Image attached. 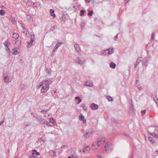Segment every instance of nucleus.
Listing matches in <instances>:
<instances>
[{
    "label": "nucleus",
    "instance_id": "obj_1",
    "mask_svg": "<svg viewBox=\"0 0 158 158\" xmlns=\"http://www.w3.org/2000/svg\"><path fill=\"white\" fill-rule=\"evenodd\" d=\"M46 81V83L42 86L40 92L41 93H45L49 89V85L52 82V78H49L45 80Z\"/></svg>",
    "mask_w": 158,
    "mask_h": 158
},
{
    "label": "nucleus",
    "instance_id": "obj_2",
    "mask_svg": "<svg viewBox=\"0 0 158 158\" xmlns=\"http://www.w3.org/2000/svg\"><path fill=\"white\" fill-rule=\"evenodd\" d=\"M93 132V130L91 128L87 129L84 134V137L86 139H89L92 135Z\"/></svg>",
    "mask_w": 158,
    "mask_h": 158
},
{
    "label": "nucleus",
    "instance_id": "obj_3",
    "mask_svg": "<svg viewBox=\"0 0 158 158\" xmlns=\"http://www.w3.org/2000/svg\"><path fill=\"white\" fill-rule=\"evenodd\" d=\"M113 148L112 145L110 143H107L105 146V150L106 152L109 153L112 151Z\"/></svg>",
    "mask_w": 158,
    "mask_h": 158
},
{
    "label": "nucleus",
    "instance_id": "obj_4",
    "mask_svg": "<svg viewBox=\"0 0 158 158\" xmlns=\"http://www.w3.org/2000/svg\"><path fill=\"white\" fill-rule=\"evenodd\" d=\"M12 77L11 76H8L4 75V81L6 83H9L11 82L12 80Z\"/></svg>",
    "mask_w": 158,
    "mask_h": 158
},
{
    "label": "nucleus",
    "instance_id": "obj_5",
    "mask_svg": "<svg viewBox=\"0 0 158 158\" xmlns=\"http://www.w3.org/2000/svg\"><path fill=\"white\" fill-rule=\"evenodd\" d=\"M75 61L77 64L80 65H82L85 62V61L82 59V58L79 57H77L75 60Z\"/></svg>",
    "mask_w": 158,
    "mask_h": 158
},
{
    "label": "nucleus",
    "instance_id": "obj_6",
    "mask_svg": "<svg viewBox=\"0 0 158 158\" xmlns=\"http://www.w3.org/2000/svg\"><path fill=\"white\" fill-rule=\"evenodd\" d=\"M155 130V127H152L150 128L148 132L151 134L153 136L156 137V138H158V135L156 133H152V131Z\"/></svg>",
    "mask_w": 158,
    "mask_h": 158
},
{
    "label": "nucleus",
    "instance_id": "obj_7",
    "mask_svg": "<svg viewBox=\"0 0 158 158\" xmlns=\"http://www.w3.org/2000/svg\"><path fill=\"white\" fill-rule=\"evenodd\" d=\"M34 117L40 122H43L44 120V119L41 116L38 115H35Z\"/></svg>",
    "mask_w": 158,
    "mask_h": 158
},
{
    "label": "nucleus",
    "instance_id": "obj_8",
    "mask_svg": "<svg viewBox=\"0 0 158 158\" xmlns=\"http://www.w3.org/2000/svg\"><path fill=\"white\" fill-rule=\"evenodd\" d=\"M114 52L113 48L108 49L104 51L106 54H107L108 55L112 54Z\"/></svg>",
    "mask_w": 158,
    "mask_h": 158
},
{
    "label": "nucleus",
    "instance_id": "obj_9",
    "mask_svg": "<svg viewBox=\"0 0 158 158\" xmlns=\"http://www.w3.org/2000/svg\"><path fill=\"white\" fill-rule=\"evenodd\" d=\"M91 107L93 110H96L98 108V106L97 105L95 104L94 103L91 104Z\"/></svg>",
    "mask_w": 158,
    "mask_h": 158
},
{
    "label": "nucleus",
    "instance_id": "obj_10",
    "mask_svg": "<svg viewBox=\"0 0 158 158\" xmlns=\"http://www.w3.org/2000/svg\"><path fill=\"white\" fill-rule=\"evenodd\" d=\"M74 47L76 49V50L78 52H80L81 51L80 47L78 44H75L74 45Z\"/></svg>",
    "mask_w": 158,
    "mask_h": 158
},
{
    "label": "nucleus",
    "instance_id": "obj_11",
    "mask_svg": "<svg viewBox=\"0 0 158 158\" xmlns=\"http://www.w3.org/2000/svg\"><path fill=\"white\" fill-rule=\"evenodd\" d=\"M84 85L89 87H91L93 86V83L92 82H90L89 81H87L84 83Z\"/></svg>",
    "mask_w": 158,
    "mask_h": 158
},
{
    "label": "nucleus",
    "instance_id": "obj_12",
    "mask_svg": "<svg viewBox=\"0 0 158 158\" xmlns=\"http://www.w3.org/2000/svg\"><path fill=\"white\" fill-rule=\"evenodd\" d=\"M46 83V81H45V80H43L37 86V87L39 88L42 86L44 85Z\"/></svg>",
    "mask_w": 158,
    "mask_h": 158
},
{
    "label": "nucleus",
    "instance_id": "obj_13",
    "mask_svg": "<svg viewBox=\"0 0 158 158\" xmlns=\"http://www.w3.org/2000/svg\"><path fill=\"white\" fill-rule=\"evenodd\" d=\"M141 60L140 59V58H138L137 59L136 62L135 64L134 68H135L136 66L139 64V63L141 62Z\"/></svg>",
    "mask_w": 158,
    "mask_h": 158
},
{
    "label": "nucleus",
    "instance_id": "obj_14",
    "mask_svg": "<svg viewBox=\"0 0 158 158\" xmlns=\"http://www.w3.org/2000/svg\"><path fill=\"white\" fill-rule=\"evenodd\" d=\"M90 150V147L88 146H86L84 149H83L82 151L83 152H85L86 151H88Z\"/></svg>",
    "mask_w": 158,
    "mask_h": 158
},
{
    "label": "nucleus",
    "instance_id": "obj_15",
    "mask_svg": "<svg viewBox=\"0 0 158 158\" xmlns=\"http://www.w3.org/2000/svg\"><path fill=\"white\" fill-rule=\"evenodd\" d=\"M91 148L92 149L94 150H96L98 148V146H97V145L96 144V143H93Z\"/></svg>",
    "mask_w": 158,
    "mask_h": 158
},
{
    "label": "nucleus",
    "instance_id": "obj_16",
    "mask_svg": "<svg viewBox=\"0 0 158 158\" xmlns=\"http://www.w3.org/2000/svg\"><path fill=\"white\" fill-rule=\"evenodd\" d=\"M72 158H77L78 156L77 155L76 153L73 152L71 154Z\"/></svg>",
    "mask_w": 158,
    "mask_h": 158
},
{
    "label": "nucleus",
    "instance_id": "obj_17",
    "mask_svg": "<svg viewBox=\"0 0 158 158\" xmlns=\"http://www.w3.org/2000/svg\"><path fill=\"white\" fill-rule=\"evenodd\" d=\"M19 37V35L17 33H14L13 34L12 37L14 38L17 39Z\"/></svg>",
    "mask_w": 158,
    "mask_h": 158
},
{
    "label": "nucleus",
    "instance_id": "obj_18",
    "mask_svg": "<svg viewBox=\"0 0 158 158\" xmlns=\"http://www.w3.org/2000/svg\"><path fill=\"white\" fill-rule=\"evenodd\" d=\"M25 85L23 84H20V86H19V89L20 90H23L25 89Z\"/></svg>",
    "mask_w": 158,
    "mask_h": 158
},
{
    "label": "nucleus",
    "instance_id": "obj_19",
    "mask_svg": "<svg viewBox=\"0 0 158 158\" xmlns=\"http://www.w3.org/2000/svg\"><path fill=\"white\" fill-rule=\"evenodd\" d=\"M110 67L113 69H114L116 66V64L113 62H110Z\"/></svg>",
    "mask_w": 158,
    "mask_h": 158
},
{
    "label": "nucleus",
    "instance_id": "obj_20",
    "mask_svg": "<svg viewBox=\"0 0 158 158\" xmlns=\"http://www.w3.org/2000/svg\"><path fill=\"white\" fill-rule=\"evenodd\" d=\"M50 13L51 15L54 17L56 16V15L54 13V10L53 9H51L50 10Z\"/></svg>",
    "mask_w": 158,
    "mask_h": 158
},
{
    "label": "nucleus",
    "instance_id": "obj_21",
    "mask_svg": "<svg viewBox=\"0 0 158 158\" xmlns=\"http://www.w3.org/2000/svg\"><path fill=\"white\" fill-rule=\"evenodd\" d=\"M21 41L20 40H18L15 42V44L19 46L20 45H21Z\"/></svg>",
    "mask_w": 158,
    "mask_h": 158
},
{
    "label": "nucleus",
    "instance_id": "obj_22",
    "mask_svg": "<svg viewBox=\"0 0 158 158\" xmlns=\"http://www.w3.org/2000/svg\"><path fill=\"white\" fill-rule=\"evenodd\" d=\"M148 140L151 143H153L154 142H155V140H154V139L152 138V137H149Z\"/></svg>",
    "mask_w": 158,
    "mask_h": 158
},
{
    "label": "nucleus",
    "instance_id": "obj_23",
    "mask_svg": "<svg viewBox=\"0 0 158 158\" xmlns=\"http://www.w3.org/2000/svg\"><path fill=\"white\" fill-rule=\"evenodd\" d=\"M12 54L14 55H16L18 54L19 52L18 51L15 49H14L12 50Z\"/></svg>",
    "mask_w": 158,
    "mask_h": 158
},
{
    "label": "nucleus",
    "instance_id": "obj_24",
    "mask_svg": "<svg viewBox=\"0 0 158 158\" xmlns=\"http://www.w3.org/2000/svg\"><path fill=\"white\" fill-rule=\"evenodd\" d=\"M50 122L52 123H55L56 122L53 118H51L50 119Z\"/></svg>",
    "mask_w": 158,
    "mask_h": 158
},
{
    "label": "nucleus",
    "instance_id": "obj_25",
    "mask_svg": "<svg viewBox=\"0 0 158 158\" xmlns=\"http://www.w3.org/2000/svg\"><path fill=\"white\" fill-rule=\"evenodd\" d=\"M106 98L109 101H111L112 100V98L111 96H107L106 97Z\"/></svg>",
    "mask_w": 158,
    "mask_h": 158
},
{
    "label": "nucleus",
    "instance_id": "obj_26",
    "mask_svg": "<svg viewBox=\"0 0 158 158\" xmlns=\"http://www.w3.org/2000/svg\"><path fill=\"white\" fill-rule=\"evenodd\" d=\"M48 110H49L47 109H43L41 110L40 112L43 114H44L48 112Z\"/></svg>",
    "mask_w": 158,
    "mask_h": 158
},
{
    "label": "nucleus",
    "instance_id": "obj_27",
    "mask_svg": "<svg viewBox=\"0 0 158 158\" xmlns=\"http://www.w3.org/2000/svg\"><path fill=\"white\" fill-rule=\"evenodd\" d=\"M5 14V12L4 10H0V15H1L3 16Z\"/></svg>",
    "mask_w": 158,
    "mask_h": 158
},
{
    "label": "nucleus",
    "instance_id": "obj_28",
    "mask_svg": "<svg viewBox=\"0 0 158 158\" xmlns=\"http://www.w3.org/2000/svg\"><path fill=\"white\" fill-rule=\"evenodd\" d=\"M43 122V124H45L46 126H51L50 124L48 122H47L45 119Z\"/></svg>",
    "mask_w": 158,
    "mask_h": 158
},
{
    "label": "nucleus",
    "instance_id": "obj_29",
    "mask_svg": "<svg viewBox=\"0 0 158 158\" xmlns=\"http://www.w3.org/2000/svg\"><path fill=\"white\" fill-rule=\"evenodd\" d=\"M81 107L85 110H86L87 109V107L85 106V104H82L81 105Z\"/></svg>",
    "mask_w": 158,
    "mask_h": 158
},
{
    "label": "nucleus",
    "instance_id": "obj_30",
    "mask_svg": "<svg viewBox=\"0 0 158 158\" xmlns=\"http://www.w3.org/2000/svg\"><path fill=\"white\" fill-rule=\"evenodd\" d=\"M63 44V42H58L56 44L55 46H56V47H57V48H58L60 46V45L61 44Z\"/></svg>",
    "mask_w": 158,
    "mask_h": 158
},
{
    "label": "nucleus",
    "instance_id": "obj_31",
    "mask_svg": "<svg viewBox=\"0 0 158 158\" xmlns=\"http://www.w3.org/2000/svg\"><path fill=\"white\" fill-rule=\"evenodd\" d=\"M35 35L33 34H31V43H32L33 41V40L34 39Z\"/></svg>",
    "mask_w": 158,
    "mask_h": 158
},
{
    "label": "nucleus",
    "instance_id": "obj_32",
    "mask_svg": "<svg viewBox=\"0 0 158 158\" xmlns=\"http://www.w3.org/2000/svg\"><path fill=\"white\" fill-rule=\"evenodd\" d=\"M84 118V116L82 114H81L79 115V119L80 120H82Z\"/></svg>",
    "mask_w": 158,
    "mask_h": 158
},
{
    "label": "nucleus",
    "instance_id": "obj_33",
    "mask_svg": "<svg viewBox=\"0 0 158 158\" xmlns=\"http://www.w3.org/2000/svg\"><path fill=\"white\" fill-rule=\"evenodd\" d=\"M89 12L88 13V16H92L93 14V12L92 10L90 11V10H89Z\"/></svg>",
    "mask_w": 158,
    "mask_h": 158
},
{
    "label": "nucleus",
    "instance_id": "obj_34",
    "mask_svg": "<svg viewBox=\"0 0 158 158\" xmlns=\"http://www.w3.org/2000/svg\"><path fill=\"white\" fill-rule=\"evenodd\" d=\"M85 12V11L84 10H81L80 12L81 13V14H80L81 16H83L84 15V12Z\"/></svg>",
    "mask_w": 158,
    "mask_h": 158
},
{
    "label": "nucleus",
    "instance_id": "obj_35",
    "mask_svg": "<svg viewBox=\"0 0 158 158\" xmlns=\"http://www.w3.org/2000/svg\"><path fill=\"white\" fill-rule=\"evenodd\" d=\"M100 143H103L105 142V139L102 138V139L99 140Z\"/></svg>",
    "mask_w": 158,
    "mask_h": 158
},
{
    "label": "nucleus",
    "instance_id": "obj_36",
    "mask_svg": "<svg viewBox=\"0 0 158 158\" xmlns=\"http://www.w3.org/2000/svg\"><path fill=\"white\" fill-rule=\"evenodd\" d=\"M8 40H6L4 44V45L5 46H7L8 45Z\"/></svg>",
    "mask_w": 158,
    "mask_h": 158
},
{
    "label": "nucleus",
    "instance_id": "obj_37",
    "mask_svg": "<svg viewBox=\"0 0 158 158\" xmlns=\"http://www.w3.org/2000/svg\"><path fill=\"white\" fill-rule=\"evenodd\" d=\"M32 43H31V42L30 43L28 42L27 47L28 48L30 47L32 44Z\"/></svg>",
    "mask_w": 158,
    "mask_h": 158
},
{
    "label": "nucleus",
    "instance_id": "obj_38",
    "mask_svg": "<svg viewBox=\"0 0 158 158\" xmlns=\"http://www.w3.org/2000/svg\"><path fill=\"white\" fill-rule=\"evenodd\" d=\"M100 141L99 140V139H98V142L97 143V146H98V148L100 145Z\"/></svg>",
    "mask_w": 158,
    "mask_h": 158
},
{
    "label": "nucleus",
    "instance_id": "obj_39",
    "mask_svg": "<svg viewBox=\"0 0 158 158\" xmlns=\"http://www.w3.org/2000/svg\"><path fill=\"white\" fill-rule=\"evenodd\" d=\"M23 32L24 34H25L27 35V32H28V31H27V30H24L23 31H22Z\"/></svg>",
    "mask_w": 158,
    "mask_h": 158
},
{
    "label": "nucleus",
    "instance_id": "obj_40",
    "mask_svg": "<svg viewBox=\"0 0 158 158\" xmlns=\"http://www.w3.org/2000/svg\"><path fill=\"white\" fill-rule=\"evenodd\" d=\"M146 112V110H144L143 111H141V112L142 114V116L143 115H144V114Z\"/></svg>",
    "mask_w": 158,
    "mask_h": 158
},
{
    "label": "nucleus",
    "instance_id": "obj_41",
    "mask_svg": "<svg viewBox=\"0 0 158 158\" xmlns=\"http://www.w3.org/2000/svg\"><path fill=\"white\" fill-rule=\"evenodd\" d=\"M154 33H153L151 35V40H152V39L154 38Z\"/></svg>",
    "mask_w": 158,
    "mask_h": 158
},
{
    "label": "nucleus",
    "instance_id": "obj_42",
    "mask_svg": "<svg viewBox=\"0 0 158 158\" xmlns=\"http://www.w3.org/2000/svg\"><path fill=\"white\" fill-rule=\"evenodd\" d=\"M142 64L143 66H147V63H146L145 61H143Z\"/></svg>",
    "mask_w": 158,
    "mask_h": 158
},
{
    "label": "nucleus",
    "instance_id": "obj_43",
    "mask_svg": "<svg viewBox=\"0 0 158 158\" xmlns=\"http://www.w3.org/2000/svg\"><path fill=\"white\" fill-rule=\"evenodd\" d=\"M5 46L6 47V49L7 51H10V49L9 48V47H8V45H7V46Z\"/></svg>",
    "mask_w": 158,
    "mask_h": 158
},
{
    "label": "nucleus",
    "instance_id": "obj_44",
    "mask_svg": "<svg viewBox=\"0 0 158 158\" xmlns=\"http://www.w3.org/2000/svg\"><path fill=\"white\" fill-rule=\"evenodd\" d=\"M97 157L98 158H103V157L101 156V155H98L97 156Z\"/></svg>",
    "mask_w": 158,
    "mask_h": 158
},
{
    "label": "nucleus",
    "instance_id": "obj_45",
    "mask_svg": "<svg viewBox=\"0 0 158 158\" xmlns=\"http://www.w3.org/2000/svg\"><path fill=\"white\" fill-rule=\"evenodd\" d=\"M144 61H145L146 63H147L148 61V59L147 58H145V60H143Z\"/></svg>",
    "mask_w": 158,
    "mask_h": 158
},
{
    "label": "nucleus",
    "instance_id": "obj_46",
    "mask_svg": "<svg viewBox=\"0 0 158 158\" xmlns=\"http://www.w3.org/2000/svg\"><path fill=\"white\" fill-rule=\"evenodd\" d=\"M37 2L34 3L33 4V6L36 7V5H37Z\"/></svg>",
    "mask_w": 158,
    "mask_h": 158
},
{
    "label": "nucleus",
    "instance_id": "obj_47",
    "mask_svg": "<svg viewBox=\"0 0 158 158\" xmlns=\"http://www.w3.org/2000/svg\"><path fill=\"white\" fill-rule=\"evenodd\" d=\"M58 48H57V47H56V46H55L54 48H53V52H54L56 50H57Z\"/></svg>",
    "mask_w": 158,
    "mask_h": 158
},
{
    "label": "nucleus",
    "instance_id": "obj_48",
    "mask_svg": "<svg viewBox=\"0 0 158 158\" xmlns=\"http://www.w3.org/2000/svg\"><path fill=\"white\" fill-rule=\"evenodd\" d=\"M118 34H117L114 37V39L115 40H116L115 39L118 37Z\"/></svg>",
    "mask_w": 158,
    "mask_h": 158
},
{
    "label": "nucleus",
    "instance_id": "obj_49",
    "mask_svg": "<svg viewBox=\"0 0 158 158\" xmlns=\"http://www.w3.org/2000/svg\"><path fill=\"white\" fill-rule=\"evenodd\" d=\"M83 121V123H85L86 122V120L85 119V118L82 120Z\"/></svg>",
    "mask_w": 158,
    "mask_h": 158
},
{
    "label": "nucleus",
    "instance_id": "obj_50",
    "mask_svg": "<svg viewBox=\"0 0 158 158\" xmlns=\"http://www.w3.org/2000/svg\"><path fill=\"white\" fill-rule=\"evenodd\" d=\"M75 98L76 99H80V98L79 97H76Z\"/></svg>",
    "mask_w": 158,
    "mask_h": 158
},
{
    "label": "nucleus",
    "instance_id": "obj_51",
    "mask_svg": "<svg viewBox=\"0 0 158 158\" xmlns=\"http://www.w3.org/2000/svg\"><path fill=\"white\" fill-rule=\"evenodd\" d=\"M81 99H79L78 101V102H77V104H79L81 102Z\"/></svg>",
    "mask_w": 158,
    "mask_h": 158
},
{
    "label": "nucleus",
    "instance_id": "obj_52",
    "mask_svg": "<svg viewBox=\"0 0 158 158\" xmlns=\"http://www.w3.org/2000/svg\"><path fill=\"white\" fill-rule=\"evenodd\" d=\"M81 27H83L84 26V23H81Z\"/></svg>",
    "mask_w": 158,
    "mask_h": 158
},
{
    "label": "nucleus",
    "instance_id": "obj_53",
    "mask_svg": "<svg viewBox=\"0 0 158 158\" xmlns=\"http://www.w3.org/2000/svg\"><path fill=\"white\" fill-rule=\"evenodd\" d=\"M46 70L47 71V73H48V74L50 73L49 70L48 69H46Z\"/></svg>",
    "mask_w": 158,
    "mask_h": 158
},
{
    "label": "nucleus",
    "instance_id": "obj_54",
    "mask_svg": "<svg viewBox=\"0 0 158 158\" xmlns=\"http://www.w3.org/2000/svg\"><path fill=\"white\" fill-rule=\"evenodd\" d=\"M4 123V121H2L0 123V125H2V124H3V123Z\"/></svg>",
    "mask_w": 158,
    "mask_h": 158
},
{
    "label": "nucleus",
    "instance_id": "obj_55",
    "mask_svg": "<svg viewBox=\"0 0 158 158\" xmlns=\"http://www.w3.org/2000/svg\"><path fill=\"white\" fill-rule=\"evenodd\" d=\"M32 152H37L36 151V150H35V149H33L32 150Z\"/></svg>",
    "mask_w": 158,
    "mask_h": 158
},
{
    "label": "nucleus",
    "instance_id": "obj_56",
    "mask_svg": "<svg viewBox=\"0 0 158 158\" xmlns=\"http://www.w3.org/2000/svg\"><path fill=\"white\" fill-rule=\"evenodd\" d=\"M35 154L37 155H40V153L39 152H36Z\"/></svg>",
    "mask_w": 158,
    "mask_h": 158
},
{
    "label": "nucleus",
    "instance_id": "obj_57",
    "mask_svg": "<svg viewBox=\"0 0 158 158\" xmlns=\"http://www.w3.org/2000/svg\"><path fill=\"white\" fill-rule=\"evenodd\" d=\"M23 30H27L26 28L24 26H23Z\"/></svg>",
    "mask_w": 158,
    "mask_h": 158
},
{
    "label": "nucleus",
    "instance_id": "obj_58",
    "mask_svg": "<svg viewBox=\"0 0 158 158\" xmlns=\"http://www.w3.org/2000/svg\"><path fill=\"white\" fill-rule=\"evenodd\" d=\"M85 1L87 2H90V0H85Z\"/></svg>",
    "mask_w": 158,
    "mask_h": 158
},
{
    "label": "nucleus",
    "instance_id": "obj_59",
    "mask_svg": "<svg viewBox=\"0 0 158 158\" xmlns=\"http://www.w3.org/2000/svg\"><path fill=\"white\" fill-rule=\"evenodd\" d=\"M0 7L1 8H4V6H1Z\"/></svg>",
    "mask_w": 158,
    "mask_h": 158
},
{
    "label": "nucleus",
    "instance_id": "obj_60",
    "mask_svg": "<svg viewBox=\"0 0 158 158\" xmlns=\"http://www.w3.org/2000/svg\"><path fill=\"white\" fill-rule=\"evenodd\" d=\"M35 154L33 152L32 153V155H33Z\"/></svg>",
    "mask_w": 158,
    "mask_h": 158
},
{
    "label": "nucleus",
    "instance_id": "obj_61",
    "mask_svg": "<svg viewBox=\"0 0 158 158\" xmlns=\"http://www.w3.org/2000/svg\"><path fill=\"white\" fill-rule=\"evenodd\" d=\"M15 21V20H12V23H13Z\"/></svg>",
    "mask_w": 158,
    "mask_h": 158
},
{
    "label": "nucleus",
    "instance_id": "obj_62",
    "mask_svg": "<svg viewBox=\"0 0 158 158\" xmlns=\"http://www.w3.org/2000/svg\"><path fill=\"white\" fill-rule=\"evenodd\" d=\"M54 93H56V90H55L54 91Z\"/></svg>",
    "mask_w": 158,
    "mask_h": 158
},
{
    "label": "nucleus",
    "instance_id": "obj_63",
    "mask_svg": "<svg viewBox=\"0 0 158 158\" xmlns=\"http://www.w3.org/2000/svg\"><path fill=\"white\" fill-rule=\"evenodd\" d=\"M156 105H157V106H158V103L157 102H156Z\"/></svg>",
    "mask_w": 158,
    "mask_h": 158
},
{
    "label": "nucleus",
    "instance_id": "obj_64",
    "mask_svg": "<svg viewBox=\"0 0 158 158\" xmlns=\"http://www.w3.org/2000/svg\"><path fill=\"white\" fill-rule=\"evenodd\" d=\"M68 158H72V157H71L70 156H69L68 157Z\"/></svg>",
    "mask_w": 158,
    "mask_h": 158
}]
</instances>
